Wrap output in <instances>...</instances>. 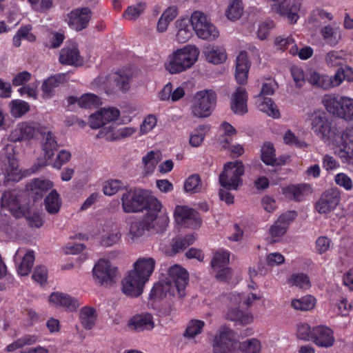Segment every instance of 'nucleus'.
Masks as SVG:
<instances>
[{
	"mask_svg": "<svg viewBox=\"0 0 353 353\" xmlns=\"http://www.w3.org/2000/svg\"><path fill=\"white\" fill-rule=\"evenodd\" d=\"M122 208L125 213H136L150 209L158 210L162 207L161 202L150 195L143 189H134L123 193L121 197Z\"/></svg>",
	"mask_w": 353,
	"mask_h": 353,
	"instance_id": "f257e3e1",
	"label": "nucleus"
},
{
	"mask_svg": "<svg viewBox=\"0 0 353 353\" xmlns=\"http://www.w3.org/2000/svg\"><path fill=\"white\" fill-rule=\"evenodd\" d=\"M199 49L192 45H187L174 51L170 57L165 65L171 74H179L190 68L197 61Z\"/></svg>",
	"mask_w": 353,
	"mask_h": 353,
	"instance_id": "f03ea898",
	"label": "nucleus"
},
{
	"mask_svg": "<svg viewBox=\"0 0 353 353\" xmlns=\"http://www.w3.org/2000/svg\"><path fill=\"white\" fill-rule=\"evenodd\" d=\"M323 103L328 112L345 121L353 120V99L346 97L327 94Z\"/></svg>",
	"mask_w": 353,
	"mask_h": 353,
	"instance_id": "7ed1b4c3",
	"label": "nucleus"
},
{
	"mask_svg": "<svg viewBox=\"0 0 353 353\" xmlns=\"http://www.w3.org/2000/svg\"><path fill=\"white\" fill-rule=\"evenodd\" d=\"M245 172L244 165L240 161L228 162L219 175L221 185L227 190H237L242 185L241 176Z\"/></svg>",
	"mask_w": 353,
	"mask_h": 353,
	"instance_id": "20e7f679",
	"label": "nucleus"
},
{
	"mask_svg": "<svg viewBox=\"0 0 353 353\" xmlns=\"http://www.w3.org/2000/svg\"><path fill=\"white\" fill-rule=\"evenodd\" d=\"M192 106V112L196 117H207L212 112L216 102V94L212 90L199 91Z\"/></svg>",
	"mask_w": 353,
	"mask_h": 353,
	"instance_id": "39448f33",
	"label": "nucleus"
},
{
	"mask_svg": "<svg viewBox=\"0 0 353 353\" xmlns=\"http://www.w3.org/2000/svg\"><path fill=\"white\" fill-rule=\"evenodd\" d=\"M40 132L39 123L26 121L18 123L8 137L10 142H29L34 139Z\"/></svg>",
	"mask_w": 353,
	"mask_h": 353,
	"instance_id": "423d86ee",
	"label": "nucleus"
},
{
	"mask_svg": "<svg viewBox=\"0 0 353 353\" xmlns=\"http://www.w3.org/2000/svg\"><path fill=\"white\" fill-rule=\"evenodd\" d=\"M192 26L196 35L202 39L214 40L219 35V30L209 21L207 15L200 11L192 13Z\"/></svg>",
	"mask_w": 353,
	"mask_h": 353,
	"instance_id": "0eeeda50",
	"label": "nucleus"
},
{
	"mask_svg": "<svg viewBox=\"0 0 353 353\" xmlns=\"http://www.w3.org/2000/svg\"><path fill=\"white\" fill-rule=\"evenodd\" d=\"M237 347L235 333L228 327H221L214 338V353H237Z\"/></svg>",
	"mask_w": 353,
	"mask_h": 353,
	"instance_id": "6e6552de",
	"label": "nucleus"
},
{
	"mask_svg": "<svg viewBox=\"0 0 353 353\" xmlns=\"http://www.w3.org/2000/svg\"><path fill=\"white\" fill-rule=\"evenodd\" d=\"M95 281L101 285H111L116 281L118 268L113 267L109 260L100 259L92 270Z\"/></svg>",
	"mask_w": 353,
	"mask_h": 353,
	"instance_id": "1a4fd4ad",
	"label": "nucleus"
},
{
	"mask_svg": "<svg viewBox=\"0 0 353 353\" xmlns=\"http://www.w3.org/2000/svg\"><path fill=\"white\" fill-rule=\"evenodd\" d=\"M1 205L17 219L26 216L29 213L28 205L21 203V196L15 190L4 192L1 198Z\"/></svg>",
	"mask_w": 353,
	"mask_h": 353,
	"instance_id": "9d476101",
	"label": "nucleus"
},
{
	"mask_svg": "<svg viewBox=\"0 0 353 353\" xmlns=\"http://www.w3.org/2000/svg\"><path fill=\"white\" fill-rule=\"evenodd\" d=\"M341 201V191L337 188H332L322 193L315 203V210L321 214L334 211Z\"/></svg>",
	"mask_w": 353,
	"mask_h": 353,
	"instance_id": "9b49d317",
	"label": "nucleus"
},
{
	"mask_svg": "<svg viewBox=\"0 0 353 353\" xmlns=\"http://www.w3.org/2000/svg\"><path fill=\"white\" fill-rule=\"evenodd\" d=\"M189 281L188 271L179 265H174L168 270V278L167 284L169 287L173 285L176 288L179 297L185 296V290Z\"/></svg>",
	"mask_w": 353,
	"mask_h": 353,
	"instance_id": "f8f14e48",
	"label": "nucleus"
},
{
	"mask_svg": "<svg viewBox=\"0 0 353 353\" xmlns=\"http://www.w3.org/2000/svg\"><path fill=\"white\" fill-rule=\"evenodd\" d=\"M174 216L176 223L181 227L196 228L201 225L198 212L186 206L177 205L174 212Z\"/></svg>",
	"mask_w": 353,
	"mask_h": 353,
	"instance_id": "ddd939ff",
	"label": "nucleus"
},
{
	"mask_svg": "<svg viewBox=\"0 0 353 353\" xmlns=\"http://www.w3.org/2000/svg\"><path fill=\"white\" fill-rule=\"evenodd\" d=\"M145 283L134 272L129 271L121 281V290L127 296L136 298L142 294Z\"/></svg>",
	"mask_w": 353,
	"mask_h": 353,
	"instance_id": "4468645a",
	"label": "nucleus"
},
{
	"mask_svg": "<svg viewBox=\"0 0 353 353\" xmlns=\"http://www.w3.org/2000/svg\"><path fill=\"white\" fill-rule=\"evenodd\" d=\"M119 115L120 112L116 108H103L90 116V126L93 129L100 128L108 123L117 120Z\"/></svg>",
	"mask_w": 353,
	"mask_h": 353,
	"instance_id": "2eb2a0df",
	"label": "nucleus"
},
{
	"mask_svg": "<svg viewBox=\"0 0 353 353\" xmlns=\"http://www.w3.org/2000/svg\"><path fill=\"white\" fill-rule=\"evenodd\" d=\"M341 139L338 155L343 163L353 165V128H347L343 132Z\"/></svg>",
	"mask_w": 353,
	"mask_h": 353,
	"instance_id": "dca6fc26",
	"label": "nucleus"
},
{
	"mask_svg": "<svg viewBox=\"0 0 353 353\" xmlns=\"http://www.w3.org/2000/svg\"><path fill=\"white\" fill-rule=\"evenodd\" d=\"M91 15L88 8L74 9L68 14V25L72 29L81 31L88 27Z\"/></svg>",
	"mask_w": 353,
	"mask_h": 353,
	"instance_id": "f3484780",
	"label": "nucleus"
},
{
	"mask_svg": "<svg viewBox=\"0 0 353 353\" xmlns=\"http://www.w3.org/2000/svg\"><path fill=\"white\" fill-rule=\"evenodd\" d=\"M334 337L333 331L325 325H318L312 327V336L310 341L321 347H330L334 345Z\"/></svg>",
	"mask_w": 353,
	"mask_h": 353,
	"instance_id": "a211bd4d",
	"label": "nucleus"
},
{
	"mask_svg": "<svg viewBox=\"0 0 353 353\" xmlns=\"http://www.w3.org/2000/svg\"><path fill=\"white\" fill-rule=\"evenodd\" d=\"M302 0H283L277 6H276V11L281 16L288 18L291 23H296L299 18L298 14Z\"/></svg>",
	"mask_w": 353,
	"mask_h": 353,
	"instance_id": "6ab92c4d",
	"label": "nucleus"
},
{
	"mask_svg": "<svg viewBox=\"0 0 353 353\" xmlns=\"http://www.w3.org/2000/svg\"><path fill=\"white\" fill-rule=\"evenodd\" d=\"M310 120L312 129L316 135L324 138L330 134L331 122L325 112H314L310 117Z\"/></svg>",
	"mask_w": 353,
	"mask_h": 353,
	"instance_id": "aec40b11",
	"label": "nucleus"
},
{
	"mask_svg": "<svg viewBox=\"0 0 353 353\" xmlns=\"http://www.w3.org/2000/svg\"><path fill=\"white\" fill-rule=\"evenodd\" d=\"M296 216L297 214L294 210L282 214L270 228V235L272 237H280L284 235Z\"/></svg>",
	"mask_w": 353,
	"mask_h": 353,
	"instance_id": "412c9836",
	"label": "nucleus"
},
{
	"mask_svg": "<svg viewBox=\"0 0 353 353\" xmlns=\"http://www.w3.org/2000/svg\"><path fill=\"white\" fill-rule=\"evenodd\" d=\"M128 326L138 332L152 330L154 327L153 316L148 312L135 314L130 319Z\"/></svg>",
	"mask_w": 353,
	"mask_h": 353,
	"instance_id": "4be33fe9",
	"label": "nucleus"
},
{
	"mask_svg": "<svg viewBox=\"0 0 353 353\" xmlns=\"http://www.w3.org/2000/svg\"><path fill=\"white\" fill-rule=\"evenodd\" d=\"M250 65L247 52L241 51L236 59L235 79L238 83H246Z\"/></svg>",
	"mask_w": 353,
	"mask_h": 353,
	"instance_id": "5701e85b",
	"label": "nucleus"
},
{
	"mask_svg": "<svg viewBox=\"0 0 353 353\" xmlns=\"http://www.w3.org/2000/svg\"><path fill=\"white\" fill-rule=\"evenodd\" d=\"M155 267V261L152 258H142L134 263V270L136 275L147 282L152 274Z\"/></svg>",
	"mask_w": 353,
	"mask_h": 353,
	"instance_id": "b1692460",
	"label": "nucleus"
},
{
	"mask_svg": "<svg viewBox=\"0 0 353 353\" xmlns=\"http://www.w3.org/2000/svg\"><path fill=\"white\" fill-rule=\"evenodd\" d=\"M59 61L63 65H78L82 63L79 50L77 46L64 47L59 53Z\"/></svg>",
	"mask_w": 353,
	"mask_h": 353,
	"instance_id": "393cba45",
	"label": "nucleus"
},
{
	"mask_svg": "<svg viewBox=\"0 0 353 353\" xmlns=\"http://www.w3.org/2000/svg\"><path fill=\"white\" fill-rule=\"evenodd\" d=\"M248 95L245 89L238 87L232 95L231 109L234 114L243 115L248 112Z\"/></svg>",
	"mask_w": 353,
	"mask_h": 353,
	"instance_id": "a878e982",
	"label": "nucleus"
},
{
	"mask_svg": "<svg viewBox=\"0 0 353 353\" xmlns=\"http://www.w3.org/2000/svg\"><path fill=\"white\" fill-rule=\"evenodd\" d=\"M49 301L70 312L76 311L80 305L77 299L61 292H53L49 297Z\"/></svg>",
	"mask_w": 353,
	"mask_h": 353,
	"instance_id": "bb28decb",
	"label": "nucleus"
},
{
	"mask_svg": "<svg viewBox=\"0 0 353 353\" xmlns=\"http://www.w3.org/2000/svg\"><path fill=\"white\" fill-rule=\"evenodd\" d=\"M161 209V208L158 210L150 209L146 213L149 223L153 225L151 230H154L156 232L164 231L169 223V218L167 215H159Z\"/></svg>",
	"mask_w": 353,
	"mask_h": 353,
	"instance_id": "cd10ccee",
	"label": "nucleus"
},
{
	"mask_svg": "<svg viewBox=\"0 0 353 353\" xmlns=\"http://www.w3.org/2000/svg\"><path fill=\"white\" fill-rule=\"evenodd\" d=\"M204 54L206 60L214 65L224 63L228 58L225 49L221 46H209L205 48Z\"/></svg>",
	"mask_w": 353,
	"mask_h": 353,
	"instance_id": "c85d7f7f",
	"label": "nucleus"
},
{
	"mask_svg": "<svg viewBox=\"0 0 353 353\" xmlns=\"http://www.w3.org/2000/svg\"><path fill=\"white\" fill-rule=\"evenodd\" d=\"M65 81L66 77L64 74H57L48 77L41 85L43 96L47 98L51 97L54 94V88L65 83Z\"/></svg>",
	"mask_w": 353,
	"mask_h": 353,
	"instance_id": "c756f323",
	"label": "nucleus"
},
{
	"mask_svg": "<svg viewBox=\"0 0 353 353\" xmlns=\"http://www.w3.org/2000/svg\"><path fill=\"white\" fill-rule=\"evenodd\" d=\"M259 109L274 119L280 117V112L272 99L258 97L256 101Z\"/></svg>",
	"mask_w": 353,
	"mask_h": 353,
	"instance_id": "7c9ffc66",
	"label": "nucleus"
},
{
	"mask_svg": "<svg viewBox=\"0 0 353 353\" xmlns=\"http://www.w3.org/2000/svg\"><path fill=\"white\" fill-rule=\"evenodd\" d=\"M10 114L14 119L23 117L30 110V104L21 99H13L8 103Z\"/></svg>",
	"mask_w": 353,
	"mask_h": 353,
	"instance_id": "2f4dec72",
	"label": "nucleus"
},
{
	"mask_svg": "<svg viewBox=\"0 0 353 353\" xmlns=\"http://www.w3.org/2000/svg\"><path fill=\"white\" fill-rule=\"evenodd\" d=\"M80 321L85 330H91L96 322V310L92 307L85 306L80 311Z\"/></svg>",
	"mask_w": 353,
	"mask_h": 353,
	"instance_id": "473e14b6",
	"label": "nucleus"
},
{
	"mask_svg": "<svg viewBox=\"0 0 353 353\" xmlns=\"http://www.w3.org/2000/svg\"><path fill=\"white\" fill-rule=\"evenodd\" d=\"M153 225L149 223L147 215L145 214L143 219L139 221L132 222L130 227V234L132 239L139 238L142 236L145 231H149Z\"/></svg>",
	"mask_w": 353,
	"mask_h": 353,
	"instance_id": "72a5a7b5",
	"label": "nucleus"
},
{
	"mask_svg": "<svg viewBox=\"0 0 353 353\" xmlns=\"http://www.w3.org/2000/svg\"><path fill=\"white\" fill-rule=\"evenodd\" d=\"M44 204L46 211L51 214L57 213L61 206L60 196L57 190H52L46 197Z\"/></svg>",
	"mask_w": 353,
	"mask_h": 353,
	"instance_id": "f704fd0d",
	"label": "nucleus"
},
{
	"mask_svg": "<svg viewBox=\"0 0 353 353\" xmlns=\"http://www.w3.org/2000/svg\"><path fill=\"white\" fill-rule=\"evenodd\" d=\"M316 304V299L311 295H306L299 299H294L291 302V306L294 310L301 311L310 310Z\"/></svg>",
	"mask_w": 353,
	"mask_h": 353,
	"instance_id": "c9c22d12",
	"label": "nucleus"
},
{
	"mask_svg": "<svg viewBox=\"0 0 353 353\" xmlns=\"http://www.w3.org/2000/svg\"><path fill=\"white\" fill-rule=\"evenodd\" d=\"M228 318L241 325H247L253 321V316L250 313H245L239 308H230L228 312Z\"/></svg>",
	"mask_w": 353,
	"mask_h": 353,
	"instance_id": "e433bc0d",
	"label": "nucleus"
},
{
	"mask_svg": "<svg viewBox=\"0 0 353 353\" xmlns=\"http://www.w3.org/2000/svg\"><path fill=\"white\" fill-rule=\"evenodd\" d=\"M230 261V252L223 250L216 251L210 262L213 270L225 267Z\"/></svg>",
	"mask_w": 353,
	"mask_h": 353,
	"instance_id": "4c0bfd02",
	"label": "nucleus"
},
{
	"mask_svg": "<svg viewBox=\"0 0 353 353\" xmlns=\"http://www.w3.org/2000/svg\"><path fill=\"white\" fill-rule=\"evenodd\" d=\"M305 189V185H291L283 189V194L289 199L300 201Z\"/></svg>",
	"mask_w": 353,
	"mask_h": 353,
	"instance_id": "58836bf2",
	"label": "nucleus"
},
{
	"mask_svg": "<svg viewBox=\"0 0 353 353\" xmlns=\"http://www.w3.org/2000/svg\"><path fill=\"white\" fill-rule=\"evenodd\" d=\"M53 184L50 181L39 179L33 180L30 185V190L38 197H42L43 194L50 190Z\"/></svg>",
	"mask_w": 353,
	"mask_h": 353,
	"instance_id": "ea45409f",
	"label": "nucleus"
},
{
	"mask_svg": "<svg viewBox=\"0 0 353 353\" xmlns=\"http://www.w3.org/2000/svg\"><path fill=\"white\" fill-rule=\"evenodd\" d=\"M170 293V288L167 283H157L154 284L149 294V301H159L165 297L167 292Z\"/></svg>",
	"mask_w": 353,
	"mask_h": 353,
	"instance_id": "a19ab883",
	"label": "nucleus"
},
{
	"mask_svg": "<svg viewBox=\"0 0 353 353\" xmlns=\"http://www.w3.org/2000/svg\"><path fill=\"white\" fill-rule=\"evenodd\" d=\"M34 261L33 251H28L23 256L21 263L17 268V272L21 276H27L30 272Z\"/></svg>",
	"mask_w": 353,
	"mask_h": 353,
	"instance_id": "79ce46f5",
	"label": "nucleus"
},
{
	"mask_svg": "<svg viewBox=\"0 0 353 353\" xmlns=\"http://www.w3.org/2000/svg\"><path fill=\"white\" fill-rule=\"evenodd\" d=\"M201 177L197 174L190 175L184 183V190L186 192L194 194L200 192L202 190Z\"/></svg>",
	"mask_w": 353,
	"mask_h": 353,
	"instance_id": "37998d69",
	"label": "nucleus"
},
{
	"mask_svg": "<svg viewBox=\"0 0 353 353\" xmlns=\"http://www.w3.org/2000/svg\"><path fill=\"white\" fill-rule=\"evenodd\" d=\"M58 147L59 145L52 133L51 132H48L42 145L45 157L48 159H51V157L54 156V152L57 150Z\"/></svg>",
	"mask_w": 353,
	"mask_h": 353,
	"instance_id": "c03bdc74",
	"label": "nucleus"
},
{
	"mask_svg": "<svg viewBox=\"0 0 353 353\" xmlns=\"http://www.w3.org/2000/svg\"><path fill=\"white\" fill-rule=\"evenodd\" d=\"M288 283L301 289H308L311 287L309 276L305 273L292 274L288 279Z\"/></svg>",
	"mask_w": 353,
	"mask_h": 353,
	"instance_id": "a18cd8bd",
	"label": "nucleus"
},
{
	"mask_svg": "<svg viewBox=\"0 0 353 353\" xmlns=\"http://www.w3.org/2000/svg\"><path fill=\"white\" fill-rule=\"evenodd\" d=\"M243 10V3L241 0H231L226 10L225 15L229 19L235 21L241 17Z\"/></svg>",
	"mask_w": 353,
	"mask_h": 353,
	"instance_id": "49530a36",
	"label": "nucleus"
},
{
	"mask_svg": "<svg viewBox=\"0 0 353 353\" xmlns=\"http://www.w3.org/2000/svg\"><path fill=\"white\" fill-rule=\"evenodd\" d=\"M261 160L268 165H274L276 163L275 150L272 143H264L261 148Z\"/></svg>",
	"mask_w": 353,
	"mask_h": 353,
	"instance_id": "de8ad7c7",
	"label": "nucleus"
},
{
	"mask_svg": "<svg viewBox=\"0 0 353 353\" xmlns=\"http://www.w3.org/2000/svg\"><path fill=\"white\" fill-rule=\"evenodd\" d=\"M238 347L243 353H259L261 349V344L260 341L253 338L239 343H238Z\"/></svg>",
	"mask_w": 353,
	"mask_h": 353,
	"instance_id": "09e8293b",
	"label": "nucleus"
},
{
	"mask_svg": "<svg viewBox=\"0 0 353 353\" xmlns=\"http://www.w3.org/2000/svg\"><path fill=\"white\" fill-rule=\"evenodd\" d=\"M204 325V321L198 319H192L189 321L183 336L186 338H194L201 333Z\"/></svg>",
	"mask_w": 353,
	"mask_h": 353,
	"instance_id": "8fccbe9b",
	"label": "nucleus"
},
{
	"mask_svg": "<svg viewBox=\"0 0 353 353\" xmlns=\"http://www.w3.org/2000/svg\"><path fill=\"white\" fill-rule=\"evenodd\" d=\"M195 241V237L193 234H188L184 237H179L175 239L172 247L174 253L183 252L189 245L193 244Z\"/></svg>",
	"mask_w": 353,
	"mask_h": 353,
	"instance_id": "3c124183",
	"label": "nucleus"
},
{
	"mask_svg": "<svg viewBox=\"0 0 353 353\" xmlns=\"http://www.w3.org/2000/svg\"><path fill=\"white\" fill-rule=\"evenodd\" d=\"M117 88L122 92H126L130 89V77L120 72H115L110 77Z\"/></svg>",
	"mask_w": 353,
	"mask_h": 353,
	"instance_id": "603ef678",
	"label": "nucleus"
},
{
	"mask_svg": "<svg viewBox=\"0 0 353 353\" xmlns=\"http://www.w3.org/2000/svg\"><path fill=\"white\" fill-rule=\"evenodd\" d=\"M101 103V99L97 95L90 93L82 95L79 100V105L83 108H97Z\"/></svg>",
	"mask_w": 353,
	"mask_h": 353,
	"instance_id": "864d4df0",
	"label": "nucleus"
},
{
	"mask_svg": "<svg viewBox=\"0 0 353 353\" xmlns=\"http://www.w3.org/2000/svg\"><path fill=\"white\" fill-rule=\"evenodd\" d=\"M230 299L231 301L234 299L237 305H240L242 302L243 305L249 307L252 305L255 300H259L261 297L254 293H250L247 296L245 294H231Z\"/></svg>",
	"mask_w": 353,
	"mask_h": 353,
	"instance_id": "5fc2aeb1",
	"label": "nucleus"
},
{
	"mask_svg": "<svg viewBox=\"0 0 353 353\" xmlns=\"http://www.w3.org/2000/svg\"><path fill=\"white\" fill-rule=\"evenodd\" d=\"M321 34L325 42L331 46H336L340 39L334 28L330 25L323 27L321 30Z\"/></svg>",
	"mask_w": 353,
	"mask_h": 353,
	"instance_id": "6e6d98bb",
	"label": "nucleus"
},
{
	"mask_svg": "<svg viewBox=\"0 0 353 353\" xmlns=\"http://www.w3.org/2000/svg\"><path fill=\"white\" fill-rule=\"evenodd\" d=\"M145 3L140 2L136 5L130 6L123 13L125 19L134 20L137 19L145 10Z\"/></svg>",
	"mask_w": 353,
	"mask_h": 353,
	"instance_id": "4d7b16f0",
	"label": "nucleus"
},
{
	"mask_svg": "<svg viewBox=\"0 0 353 353\" xmlns=\"http://www.w3.org/2000/svg\"><path fill=\"white\" fill-rule=\"evenodd\" d=\"M65 39L64 34L58 32H50L48 33V41L46 42L45 46L48 48H59Z\"/></svg>",
	"mask_w": 353,
	"mask_h": 353,
	"instance_id": "13d9d810",
	"label": "nucleus"
},
{
	"mask_svg": "<svg viewBox=\"0 0 353 353\" xmlns=\"http://www.w3.org/2000/svg\"><path fill=\"white\" fill-rule=\"evenodd\" d=\"M283 141L286 145L295 146L298 148H304L307 146V144L305 141L300 140L290 130H287L284 134Z\"/></svg>",
	"mask_w": 353,
	"mask_h": 353,
	"instance_id": "bf43d9fd",
	"label": "nucleus"
},
{
	"mask_svg": "<svg viewBox=\"0 0 353 353\" xmlns=\"http://www.w3.org/2000/svg\"><path fill=\"white\" fill-rule=\"evenodd\" d=\"M155 156V152L152 150L148 152L146 155L143 157L142 161L147 174L152 173L155 169L158 163V160L156 159Z\"/></svg>",
	"mask_w": 353,
	"mask_h": 353,
	"instance_id": "052dcab7",
	"label": "nucleus"
},
{
	"mask_svg": "<svg viewBox=\"0 0 353 353\" xmlns=\"http://www.w3.org/2000/svg\"><path fill=\"white\" fill-rule=\"evenodd\" d=\"M124 185L121 181L117 179L110 180L105 182L103 191L105 195L112 196L122 189Z\"/></svg>",
	"mask_w": 353,
	"mask_h": 353,
	"instance_id": "680f3d73",
	"label": "nucleus"
},
{
	"mask_svg": "<svg viewBox=\"0 0 353 353\" xmlns=\"http://www.w3.org/2000/svg\"><path fill=\"white\" fill-rule=\"evenodd\" d=\"M121 234L118 231H112L101 236L100 243L104 247H110L117 243L121 239Z\"/></svg>",
	"mask_w": 353,
	"mask_h": 353,
	"instance_id": "e2e57ef3",
	"label": "nucleus"
},
{
	"mask_svg": "<svg viewBox=\"0 0 353 353\" xmlns=\"http://www.w3.org/2000/svg\"><path fill=\"white\" fill-rule=\"evenodd\" d=\"M157 119L154 114H148L145 117L142 124L140 126V132L142 134H145L150 132L157 125Z\"/></svg>",
	"mask_w": 353,
	"mask_h": 353,
	"instance_id": "0e129e2a",
	"label": "nucleus"
},
{
	"mask_svg": "<svg viewBox=\"0 0 353 353\" xmlns=\"http://www.w3.org/2000/svg\"><path fill=\"white\" fill-rule=\"evenodd\" d=\"M343 53L338 51H331L325 57L327 64L330 66H338L342 64Z\"/></svg>",
	"mask_w": 353,
	"mask_h": 353,
	"instance_id": "69168bd1",
	"label": "nucleus"
},
{
	"mask_svg": "<svg viewBox=\"0 0 353 353\" xmlns=\"http://www.w3.org/2000/svg\"><path fill=\"white\" fill-rule=\"evenodd\" d=\"M312 328L307 323H300L297 327V337L301 340L310 341Z\"/></svg>",
	"mask_w": 353,
	"mask_h": 353,
	"instance_id": "338daca9",
	"label": "nucleus"
},
{
	"mask_svg": "<svg viewBox=\"0 0 353 353\" xmlns=\"http://www.w3.org/2000/svg\"><path fill=\"white\" fill-rule=\"evenodd\" d=\"M334 181L338 185L343 187L345 190H351L353 188L352 179L345 173H338L334 177Z\"/></svg>",
	"mask_w": 353,
	"mask_h": 353,
	"instance_id": "774afa93",
	"label": "nucleus"
}]
</instances>
